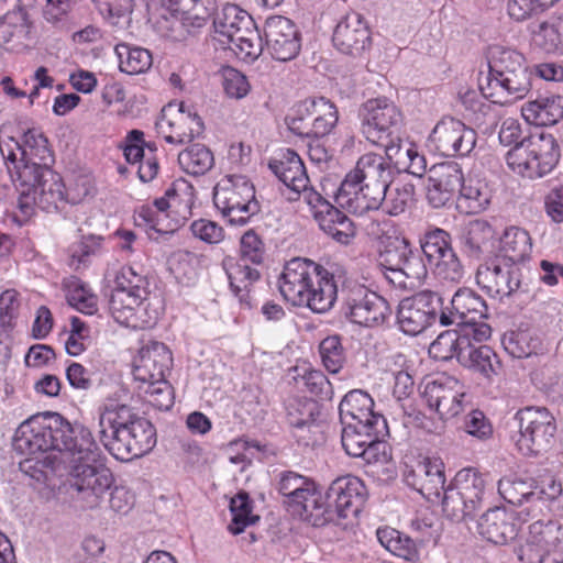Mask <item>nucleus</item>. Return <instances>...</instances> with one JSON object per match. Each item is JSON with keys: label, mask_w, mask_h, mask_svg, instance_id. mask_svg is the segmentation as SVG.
<instances>
[{"label": "nucleus", "mask_w": 563, "mask_h": 563, "mask_svg": "<svg viewBox=\"0 0 563 563\" xmlns=\"http://www.w3.org/2000/svg\"><path fill=\"white\" fill-rule=\"evenodd\" d=\"M306 203L310 207L320 230L335 242L347 245L356 235L354 222L318 191H306Z\"/></svg>", "instance_id": "19"}, {"label": "nucleus", "mask_w": 563, "mask_h": 563, "mask_svg": "<svg viewBox=\"0 0 563 563\" xmlns=\"http://www.w3.org/2000/svg\"><path fill=\"white\" fill-rule=\"evenodd\" d=\"M334 275L333 271L309 258L295 257L285 264L278 288L284 299L292 306L325 313L338 297Z\"/></svg>", "instance_id": "3"}, {"label": "nucleus", "mask_w": 563, "mask_h": 563, "mask_svg": "<svg viewBox=\"0 0 563 563\" xmlns=\"http://www.w3.org/2000/svg\"><path fill=\"white\" fill-rule=\"evenodd\" d=\"M120 71L136 75L145 73L152 66L153 58L148 49L131 47L128 44H117L113 52Z\"/></svg>", "instance_id": "45"}, {"label": "nucleus", "mask_w": 563, "mask_h": 563, "mask_svg": "<svg viewBox=\"0 0 563 563\" xmlns=\"http://www.w3.org/2000/svg\"><path fill=\"white\" fill-rule=\"evenodd\" d=\"M156 129L167 143L185 144L200 136L205 130V125L197 113H186L184 103H181L178 114L173 120H166L165 115H163L162 119L156 122Z\"/></svg>", "instance_id": "32"}, {"label": "nucleus", "mask_w": 563, "mask_h": 563, "mask_svg": "<svg viewBox=\"0 0 563 563\" xmlns=\"http://www.w3.org/2000/svg\"><path fill=\"white\" fill-rule=\"evenodd\" d=\"M213 203L232 225H244L260 212L255 188L243 175H230L221 179L213 189Z\"/></svg>", "instance_id": "11"}, {"label": "nucleus", "mask_w": 563, "mask_h": 563, "mask_svg": "<svg viewBox=\"0 0 563 563\" xmlns=\"http://www.w3.org/2000/svg\"><path fill=\"white\" fill-rule=\"evenodd\" d=\"M249 494L244 490L239 492L230 500V511L232 520L229 530L233 534H240L244 529L260 520L257 515L252 514L253 505Z\"/></svg>", "instance_id": "50"}, {"label": "nucleus", "mask_w": 563, "mask_h": 563, "mask_svg": "<svg viewBox=\"0 0 563 563\" xmlns=\"http://www.w3.org/2000/svg\"><path fill=\"white\" fill-rule=\"evenodd\" d=\"M467 339L461 336L459 330H446L440 333L430 344L429 354L438 361L448 362L452 358H459L462 346L466 344Z\"/></svg>", "instance_id": "51"}, {"label": "nucleus", "mask_w": 563, "mask_h": 563, "mask_svg": "<svg viewBox=\"0 0 563 563\" xmlns=\"http://www.w3.org/2000/svg\"><path fill=\"white\" fill-rule=\"evenodd\" d=\"M415 196V186L410 183L396 184L387 187L385 198L379 210L384 213L397 217L404 213L410 206Z\"/></svg>", "instance_id": "52"}, {"label": "nucleus", "mask_w": 563, "mask_h": 563, "mask_svg": "<svg viewBox=\"0 0 563 563\" xmlns=\"http://www.w3.org/2000/svg\"><path fill=\"white\" fill-rule=\"evenodd\" d=\"M457 362L464 368L472 371L493 382L503 372L501 362L493 349L485 344L470 343L462 346Z\"/></svg>", "instance_id": "34"}, {"label": "nucleus", "mask_w": 563, "mask_h": 563, "mask_svg": "<svg viewBox=\"0 0 563 563\" xmlns=\"http://www.w3.org/2000/svg\"><path fill=\"white\" fill-rule=\"evenodd\" d=\"M488 74L485 76V82L499 78V75H506L512 70L528 67L526 57L518 51L501 45H493L488 48Z\"/></svg>", "instance_id": "42"}, {"label": "nucleus", "mask_w": 563, "mask_h": 563, "mask_svg": "<svg viewBox=\"0 0 563 563\" xmlns=\"http://www.w3.org/2000/svg\"><path fill=\"white\" fill-rule=\"evenodd\" d=\"M476 142V131L450 115L443 117L429 135L430 145L445 157H466L475 148Z\"/></svg>", "instance_id": "16"}, {"label": "nucleus", "mask_w": 563, "mask_h": 563, "mask_svg": "<svg viewBox=\"0 0 563 563\" xmlns=\"http://www.w3.org/2000/svg\"><path fill=\"white\" fill-rule=\"evenodd\" d=\"M497 490L508 504L522 507L520 516L536 519L550 512L551 504L562 495L563 488L550 474L533 478L512 473L497 482Z\"/></svg>", "instance_id": "4"}, {"label": "nucleus", "mask_w": 563, "mask_h": 563, "mask_svg": "<svg viewBox=\"0 0 563 563\" xmlns=\"http://www.w3.org/2000/svg\"><path fill=\"white\" fill-rule=\"evenodd\" d=\"M139 418L131 407L118 401L115 404L108 401V424L112 430L110 441H114L117 431L130 429L134 420Z\"/></svg>", "instance_id": "64"}, {"label": "nucleus", "mask_w": 563, "mask_h": 563, "mask_svg": "<svg viewBox=\"0 0 563 563\" xmlns=\"http://www.w3.org/2000/svg\"><path fill=\"white\" fill-rule=\"evenodd\" d=\"M367 496L366 486L358 477L346 475L334 479L325 492L328 507L333 512V522L357 517Z\"/></svg>", "instance_id": "20"}, {"label": "nucleus", "mask_w": 563, "mask_h": 563, "mask_svg": "<svg viewBox=\"0 0 563 563\" xmlns=\"http://www.w3.org/2000/svg\"><path fill=\"white\" fill-rule=\"evenodd\" d=\"M490 202V191L487 185L478 179L464 180L457 199L456 209L461 213L477 214L488 207Z\"/></svg>", "instance_id": "43"}, {"label": "nucleus", "mask_w": 563, "mask_h": 563, "mask_svg": "<svg viewBox=\"0 0 563 563\" xmlns=\"http://www.w3.org/2000/svg\"><path fill=\"white\" fill-rule=\"evenodd\" d=\"M378 542L393 554L408 561L418 559L417 543L408 536H404L398 530L384 527L376 531Z\"/></svg>", "instance_id": "47"}, {"label": "nucleus", "mask_w": 563, "mask_h": 563, "mask_svg": "<svg viewBox=\"0 0 563 563\" xmlns=\"http://www.w3.org/2000/svg\"><path fill=\"white\" fill-rule=\"evenodd\" d=\"M296 499H291L287 511L313 527H322L333 522V512L328 507L325 494L322 495L312 482L305 493Z\"/></svg>", "instance_id": "31"}, {"label": "nucleus", "mask_w": 563, "mask_h": 563, "mask_svg": "<svg viewBox=\"0 0 563 563\" xmlns=\"http://www.w3.org/2000/svg\"><path fill=\"white\" fill-rule=\"evenodd\" d=\"M64 287L69 306L86 314L97 311V297L85 287L81 280L71 277L64 282Z\"/></svg>", "instance_id": "54"}, {"label": "nucleus", "mask_w": 563, "mask_h": 563, "mask_svg": "<svg viewBox=\"0 0 563 563\" xmlns=\"http://www.w3.org/2000/svg\"><path fill=\"white\" fill-rule=\"evenodd\" d=\"M386 190L384 186L361 184L355 189L343 192L340 186L334 199L341 208L353 214L363 216L368 211L380 209Z\"/></svg>", "instance_id": "33"}, {"label": "nucleus", "mask_w": 563, "mask_h": 563, "mask_svg": "<svg viewBox=\"0 0 563 563\" xmlns=\"http://www.w3.org/2000/svg\"><path fill=\"white\" fill-rule=\"evenodd\" d=\"M485 300L470 288L459 289L451 299V308L441 310L439 322L443 327L475 322L487 318Z\"/></svg>", "instance_id": "28"}, {"label": "nucleus", "mask_w": 563, "mask_h": 563, "mask_svg": "<svg viewBox=\"0 0 563 563\" xmlns=\"http://www.w3.org/2000/svg\"><path fill=\"white\" fill-rule=\"evenodd\" d=\"M533 70L530 66L512 70L499 78L484 82L479 79L482 96L495 104L504 106L525 98L532 88Z\"/></svg>", "instance_id": "23"}, {"label": "nucleus", "mask_w": 563, "mask_h": 563, "mask_svg": "<svg viewBox=\"0 0 563 563\" xmlns=\"http://www.w3.org/2000/svg\"><path fill=\"white\" fill-rule=\"evenodd\" d=\"M298 384L321 401L331 400L333 387L328 377L319 369H308L299 376Z\"/></svg>", "instance_id": "60"}, {"label": "nucleus", "mask_w": 563, "mask_h": 563, "mask_svg": "<svg viewBox=\"0 0 563 563\" xmlns=\"http://www.w3.org/2000/svg\"><path fill=\"white\" fill-rule=\"evenodd\" d=\"M559 0H509L508 14L516 21H523L533 14L544 12Z\"/></svg>", "instance_id": "62"}, {"label": "nucleus", "mask_w": 563, "mask_h": 563, "mask_svg": "<svg viewBox=\"0 0 563 563\" xmlns=\"http://www.w3.org/2000/svg\"><path fill=\"white\" fill-rule=\"evenodd\" d=\"M374 400L366 391L353 389L349 391L339 405L341 423L373 422L376 418H385L374 411Z\"/></svg>", "instance_id": "39"}, {"label": "nucleus", "mask_w": 563, "mask_h": 563, "mask_svg": "<svg viewBox=\"0 0 563 563\" xmlns=\"http://www.w3.org/2000/svg\"><path fill=\"white\" fill-rule=\"evenodd\" d=\"M156 442L155 427L140 417L130 429L117 431L114 441L108 442V452L118 461L129 462L148 454Z\"/></svg>", "instance_id": "18"}, {"label": "nucleus", "mask_w": 563, "mask_h": 563, "mask_svg": "<svg viewBox=\"0 0 563 563\" xmlns=\"http://www.w3.org/2000/svg\"><path fill=\"white\" fill-rule=\"evenodd\" d=\"M265 46L271 56L279 62L297 57L301 49L299 27L288 18L273 15L266 19L263 27Z\"/></svg>", "instance_id": "21"}, {"label": "nucleus", "mask_w": 563, "mask_h": 563, "mask_svg": "<svg viewBox=\"0 0 563 563\" xmlns=\"http://www.w3.org/2000/svg\"><path fill=\"white\" fill-rule=\"evenodd\" d=\"M286 410V419L292 428L294 437L298 442L308 445L310 438L305 434V431L310 433L318 429L317 419L321 412L319 402L313 399L297 398L288 402Z\"/></svg>", "instance_id": "36"}, {"label": "nucleus", "mask_w": 563, "mask_h": 563, "mask_svg": "<svg viewBox=\"0 0 563 563\" xmlns=\"http://www.w3.org/2000/svg\"><path fill=\"white\" fill-rule=\"evenodd\" d=\"M461 251L471 260L485 262L494 256L496 239L488 221L475 219L468 221L460 233Z\"/></svg>", "instance_id": "29"}, {"label": "nucleus", "mask_w": 563, "mask_h": 563, "mask_svg": "<svg viewBox=\"0 0 563 563\" xmlns=\"http://www.w3.org/2000/svg\"><path fill=\"white\" fill-rule=\"evenodd\" d=\"M178 164L186 174L200 176L212 168L214 157L206 145L195 143L178 154Z\"/></svg>", "instance_id": "46"}, {"label": "nucleus", "mask_w": 563, "mask_h": 563, "mask_svg": "<svg viewBox=\"0 0 563 563\" xmlns=\"http://www.w3.org/2000/svg\"><path fill=\"white\" fill-rule=\"evenodd\" d=\"M154 27L157 33L173 41H183L184 29L181 12H157L155 15Z\"/></svg>", "instance_id": "61"}, {"label": "nucleus", "mask_w": 563, "mask_h": 563, "mask_svg": "<svg viewBox=\"0 0 563 563\" xmlns=\"http://www.w3.org/2000/svg\"><path fill=\"white\" fill-rule=\"evenodd\" d=\"M240 262L245 263L246 261H250L257 265L263 263L266 254L264 242L253 229L247 230L242 235L240 241Z\"/></svg>", "instance_id": "63"}, {"label": "nucleus", "mask_w": 563, "mask_h": 563, "mask_svg": "<svg viewBox=\"0 0 563 563\" xmlns=\"http://www.w3.org/2000/svg\"><path fill=\"white\" fill-rule=\"evenodd\" d=\"M361 132L372 144L384 148L389 159L397 158L402 150L404 117L398 107L387 98L364 102L358 112Z\"/></svg>", "instance_id": "5"}, {"label": "nucleus", "mask_w": 563, "mask_h": 563, "mask_svg": "<svg viewBox=\"0 0 563 563\" xmlns=\"http://www.w3.org/2000/svg\"><path fill=\"white\" fill-rule=\"evenodd\" d=\"M420 249H416L405 238L389 241L379 254V265L393 274L421 282L429 269L448 283H460L464 267L452 247L451 235L443 229L426 231L419 238Z\"/></svg>", "instance_id": "2"}, {"label": "nucleus", "mask_w": 563, "mask_h": 563, "mask_svg": "<svg viewBox=\"0 0 563 563\" xmlns=\"http://www.w3.org/2000/svg\"><path fill=\"white\" fill-rule=\"evenodd\" d=\"M341 424V442L346 454L362 457L368 464L387 461L385 438L389 429L385 418H376L373 422L365 420Z\"/></svg>", "instance_id": "12"}, {"label": "nucleus", "mask_w": 563, "mask_h": 563, "mask_svg": "<svg viewBox=\"0 0 563 563\" xmlns=\"http://www.w3.org/2000/svg\"><path fill=\"white\" fill-rule=\"evenodd\" d=\"M214 32L228 41L239 33H252L254 21L247 11L233 3H223L213 19Z\"/></svg>", "instance_id": "38"}, {"label": "nucleus", "mask_w": 563, "mask_h": 563, "mask_svg": "<svg viewBox=\"0 0 563 563\" xmlns=\"http://www.w3.org/2000/svg\"><path fill=\"white\" fill-rule=\"evenodd\" d=\"M45 173V180L33 191L37 199V207L46 212H52L58 210L68 201L62 177L53 170H46Z\"/></svg>", "instance_id": "44"}, {"label": "nucleus", "mask_w": 563, "mask_h": 563, "mask_svg": "<svg viewBox=\"0 0 563 563\" xmlns=\"http://www.w3.org/2000/svg\"><path fill=\"white\" fill-rule=\"evenodd\" d=\"M146 282L131 267H124L117 274L114 287L108 299V312L114 322L126 328H136L135 308L146 298Z\"/></svg>", "instance_id": "14"}, {"label": "nucleus", "mask_w": 563, "mask_h": 563, "mask_svg": "<svg viewBox=\"0 0 563 563\" xmlns=\"http://www.w3.org/2000/svg\"><path fill=\"white\" fill-rule=\"evenodd\" d=\"M47 143V139L42 133L30 129L24 132L22 142H16V147L24 158L53 162Z\"/></svg>", "instance_id": "56"}, {"label": "nucleus", "mask_w": 563, "mask_h": 563, "mask_svg": "<svg viewBox=\"0 0 563 563\" xmlns=\"http://www.w3.org/2000/svg\"><path fill=\"white\" fill-rule=\"evenodd\" d=\"M312 481L295 473L292 471H285L280 473L277 490L283 495V505L287 508L291 499L301 497L306 488L310 486Z\"/></svg>", "instance_id": "59"}, {"label": "nucleus", "mask_w": 563, "mask_h": 563, "mask_svg": "<svg viewBox=\"0 0 563 563\" xmlns=\"http://www.w3.org/2000/svg\"><path fill=\"white\" fill-rule=\"evenodd\" d=\"M527 545L541 555L563 551V523L558 520H536L529 526Z\"/></svg>", "instance_id": "37"}, {"label": "nucleus", "mask_w": 563, "mask_h": 563, "mask_svg": "<svg viewBox=\"0 0 563 563\" xmlns=\"http://www.w3.org/2000/svg\"><path fill=\"white\" fill-rule=\"evenodd\" d=\"M12 445L20 454L68 453L73 463L70 487L88 499L90 507L100 503L106 493L104 464L88 429L73 427L57 412H44L19 426Z\"/></svg>", "instance_id": "1"}, {"label": "nucleus", "mask_w": 563, "mask_h": 563, "mask_svg": "<svg viewBox=\"0 0 563 563\" xmlns=\"http://www.w3.org/2000/svg\"><path fill=\"white\" fill-rule=\"evenodd\" d=\"M268 167L291 190L292 195L287 198L289 201H296L302 197L306 202V191H316L309 187L310 180L303 162L294 150L282 151L278 157L269 162Z\"/></svg>", "instance_id": "26"}, {"label": "nucleus", "mask_w": 563, "mask_h": 563, "mask_svg": "<svg viewBox=\"0 0 563 563\" xmlns=\"http://www.w3.org/2000/svg\"><path fill=\"white\" fill-rule=\"evenodd\" d=\"M490 482L489 474L472 467L457 472L454 481L441 494L443 514L456 522L473 518L483 506Z\"/></svg>", "instance_id": "6"}, {"label": "nucleus", "mask_w": 563, "mask_h": 563, "mask_svg": "<svg viewBox=\"0 0 563 563\" xmlns=\"http://www.w3.org/2000/svg\"><path fill=\"white\" fill-rule=\"evenodd\" d=\"M407 482L431 503L440 500L445 488V475L441 462L426 460L407 476Z\"/></svg>", "instance_id": "35"}, {"label": "nucleus", "mask_w": 563, "mask_h": 563, "mask_svg": "<svg viewBox=\"0 0 563 563\" xmlns=\"http://www.w3.org/2000/svg\"><path fill=\"white\" fill-rule=\"evenodd\" d=\"M478 534L494 544H507L518 536V525L514 512L504 507L485 511L477 520Z\"/></svg>", "instance_id": "30"}, {"label": "nucleus", "mask_w": 563, "mask_h": 563, "mask_svg": "<svg viewBox=\"0 0 563 563\" xmlns=\"http://www.w3.org/2000/svg\"><path fill=\"white\" fill-rule=\"evenodd\" d=\"M476 283L492 297H511L528 294L533 276L528 264H516L496 256H488L476 269Z\"/></svg>", "instance_id": "7"}, {"label": "nucleus", "mask_w": 563, "mask_h": 563, "mask_svg": "<svg viewBox=\"0 0 563 563\" xmlns=\"http://www.w3.org/2000/svg\"><path fill=\"white\" fill-rule=\"evenodd\" d=\"M561 153L556 139L548 133H533L520 140L507 153V162L531 179L541 178L558 165Z\"/></svg>", "instance_id": "8"}, {"label": "nucleus", "mask_w": 563, "mask_h": 563, "mask_svg": "<svg viewBox=\"0 0 563 563\" xmlns=\"http://www.w3.org/2000/svg\"><path fill=\"white\" fill-rule=\"evenodd\" d=\"M51 161L27 159L21 157V163L15 166V181L21 189H35L46 178V170L49 168Z\"/></svg>", "instance_id": "53"}, {"label": "nucleus", "mask_w": 563, "mask_h": 563, "mask_svg": "<svg viewBox=\"0 0 563 563\" xmlns=\"http://www.w3.org/2000/svg\"><path fill=\"white\" fill-rule=\"evenodd\" d=\"M339 121L336 106L325 97H310L296 103L285 118L289 131L300 137L323 140Z\"/></svg>", "instance_id": "9"}, {"label": "nucleus", "mask_w": 563, "mask_h": 563, "mask_svg": "<svg viewBox=\"0 0 563 563\" xmlns=\"http://www.w3.org/2000/svg\"><path fill=\"white\" fill-rule=\"evenodd\" d=\"M464 175L456 162L433 165L429 170L427 200L432 208L439 209L453 202L464 183Z\"/></svg>", "instance_id": "24"}, {"label": "nucleus", "mask_w": 563, "mask_h": 563, "mask_svg": "<svg viewBox=\"0 0 563 563\" xmlns=\"http://www.w3.org/2000/svg\"><path fill=\"white\" fill-rule=\"evenodd\" d=\"M173 366L172 352L162 342L150 341L133 360L132 374L140 384L166 377Z\"/></svg>", "instance_id": "27"}, {"label": "nucleus", "mask_w": 563, "mask_h": 563, "mask_svg": "<svg viewBox=\"0 0 563 563\" xmlns=\"http://www.w3.org/2000/svg\"><path fill=\"white\" fill-rule=\"evenodd\" d=\"M342 297V314L355 324L377 327L391 316L388 301L365 285L356 282L344 283Z\"/></svg>", "instance_id": "13"}, {"label": "nucleus", "mask_w": 563, "mask_h": 563, "mask_svg": "<svg viewBox=\"0 0 563 563\" xmlns=\"http://www.w3.org/2000/svg\"><path fill=\"white\" fill-rule=\"evenodd\" d=\"M227 275L232 292L241 302L250 306L249 294L253 284L260 279V272L246 263L236 262L227 269Z\"/></svg>", "instance_id": "48"}, {"label": "nucleus", "mask_w": 563, "mask_h": 563, "mask_svg": "<svg viewBox=\"0 0 563 563\" xmlns=\"http://www.w3.org/2000/svg\"><path fill=\"white\" fill-rule=\"evenodd\" d=\"M170 202L164 196L156 198L152 206H143L140 210V217L146 222L151 230L158 234H173L176 228L164 229L162 221L167 218V210Z\"/></svg>", "instance_id": "58"}, {"label": "nucleus", "mask_w": 563, "mask_h": 563, "mask_svg": "<svg viewBox=\"0 0 563 563\" xmlns=\"http://www.w3.org/2000/svg\"><path fill=\"white\" fill-rule=\"evenodd\" d=\"M531 251L532 242L528 231L518 227H510L505 230L499 239V245L497 251L495 250L494 256L516 264H527Z\"/></svg>", "instance_id": "41"}, {"label": "nucleus", "mask_w": 563, "mask_h": 563, "mask_svg": "<svg viewBox=\"0 0 563 563\" xmlns=\"http://www.w3.org/2000/svg\"><path fill=\"white\" fill-rule=\"evenodd\" d=\"M332 43L343 55L354 59L366 58L373 45L367 21L356 11L347 12L338 21L333 30Z\"/></svg>", "instance_id": "17"}, {"label": "nucleus", "mask_w": 563, "mask_h": 563, "mask_svg": "<svg viewBox=\"0 0 563 563\" xmlns=\"http://www.w3.org/2000/svg\"><path fill=\"white\" fill-rule=\"evenodd\" d=\"M139 389L148 397V402L159 410H169L174 405V389L166 377L140 384Z\"/></svg>", "instance_id": "57"}, {"label": "nucleus", "mask_w": 563, "mask_h": 563, "mask_svg": "<svg viewBox=\"0 0 563 563\" xmlns=\"http://www.w3.org/2000/svg\"><path fill=\"white\" fill-rule=\"evenodd\" d=\"M428 407L442 420L456 417L463 410V385L454 377L441 376L426 383L421 393Z\"/></svg>", "instance_id": "22"}, {"label": "nucleus", "mask_w": 563, "mask_h": 563, "mask_svg": "<svg viewBox=\"0 0 563 563\" xmlns=\"http://www.w3.org/2000/svg\"><path fill=\"white\" fill-rule=\"evenodd\" d=\"M32 23L29 20L26 10L18 5L9 11L0 21V41L10 42L13 37L27 40L31 37Z\"/></svg>", "instance_id": "49"}, {"label": "nucleus", "mask_w": 563, "mask_h": 563, "mask_svg": "<svg viewBox=\"0 0 563 563\" xmlns=\"http://www.w3.org/2000/svg\"><path fill=\"white\" fill-rule=\"evenodd\" d=\"M319 353L322 364L332 374L339 373L346 362V353L341 336L336 334L329 335L320 342Z\"/></svg>", "instance_id": "55"}, {"label": "nucleus", "mask_w": 563, "mask_h": 563, "mask_svg": "<svg viewBox=\"0 0 563 563\" xmlns=\"http://www.w3.org/2000/svg\"><path fill=\"white\" fill-rule=\"evenodd\" d=\"M387 156L367 153L362 155L351 172H349L341 183V190L345 192L355 189L361 184L384 186L386 189L393 184L395 168Z\"/></svg>", "instance_id": "25"}, {"label": "nucleus", "mask_w": 563, "mask_h": 563, "mask_svg": "<svg viewBox=\"0 0 563 563\" xmlns=\"http://www.w3.org/2000/svg\"><path fill=\"white\" fill-rule=\"evenodd\" d=\"M525 120L536 125H553L563 119V97L551 95L528 101L521 108Z\"/></svg>", "instance_id": "40"}, {"label": "nucleus", "mask_w": 563, "mask_h": 563, "mask_svg": "<svg viewBox=\"0 0 563 563\" xmlns=\"http://www.w3.org/2000/svg\"><path fill=\"white\" fill-rule=\"evenodd\" d=\"M518 428L516 446L526 456L547 453L555 442L556 420L545 407L529 406L519 409L514 416Z\"/></svg>", "instance_id": "10"}, {"label": "nucleus", "mask_w": 563, "mask_h": 563, "mask_svg": "<svg viewBox=\"0 0 563 563\" xmlns=\"http://www.w3.org/2000/svg\"><path fill=\"white\" fill-rule=\"evenodd\" d=\"M442 306V297L431 290L419 291L404 298L397 310L399 329L411 336L422 333L439 319Z\"/></svg>", "instance_id": "15"}]
</instances>
